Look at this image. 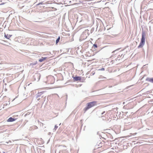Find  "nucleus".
I'll return each instance as SVG.
<instances>
[{
    "instance_id": "0eeeda50",
    "label": "nucleus",
    "mask_w": 153,
    "mask_h": 153,
    "mask_svg": "<svg viewBox=\"0 0 153 153\" xmlns=\"http://www.w3.org/2000/svg\"><path fill=\"white\" fill-rule=\"evenodd\" d=\"M146 80L153 83V78H147Z\"/></svg>"
},
{
    "instance_id": "aec40b11",
    "label": "nucleus",
    "mask_w": 153,
    "mask_h": 153,
    "mask_svg": "<svg viewBox=\"0 0 153 153\" xmlns=\"http://www.w3.org/2000/svg\"><path fill=\"white\" fill-rule=\"evenodd\" d=\"M97 135H100V132L98 131L97 132Z\"/></svg>"
},
{
    "instance_id": "b1692460",
    "label": "nucleus",
    "mask_w": 153,
    "mask_h": 153,
    "mask_svg": "<svg viewBox=\"0 0 153 153\" xmlns=\"http://www.w3.org/2000/svg\"><path fill=\"white\" fill-rule=\"evenodd\" d=\"M46 97H44V98H44V99H46Z\"/></svg>"
},
{
    "instance_id": "7c9ffc66",
    "label": "nucleus",
    "mask_w": 153,
    "mask_h": 153,
    "mask_svg": "<svg viewBox=\"0 0 153 153\" xmlns=\"http://www.w3.org/2000/svg\"><path fill=\"white\" fill-rule=\"evenodd\" d=\"M3 153H5V152H3Z\"/></svg>"
},
{
    "instance_id": "9d476101",
    "label": "nucleus",
    "mask_w": 153,
    "mask_h": 153,
    "mask_svg": "<svg viewBox=\"0 0 153 153\" xmlns=\"http://www.w3.org/2000/svg\"><path fill=\"white\" fill-rule=\"evenodd\" d=\"M60 39V37H59L57 39L56 41V44H57L59 42Z\"/></svg>"
},
{
    "instance_id": "f8f14e48",
    "label": "nucleus",
    "mask_w": 153,
    "mask_h": 153,
    "mask_svg": "<svg viewBox=\"0 0 153 153\" xmlns=\"http://www.w3.org/2000/svg\"><path fill=\"white\" fill-rule=\"evenodd\" d=\"M58 127V126H57V125H55L54 128L55 130H56L57 129Z\"/></svg>"
},
{
    "instance_id": "ddd939ff",
    "label": "nucleus",
    "mask_w": 153,
    "mask_h": 153,
    "mask_svg": "<svg viewBox=\"0 0 153 153\" xmlns=\"http://www.w3.org/2000/svg\"><path fill=\"white\" fill-rule=\"evenodd\" d=\"M122 55H123V54H122L121 56H120V55H119L118 56L117 59L119 60L120 59V58Z\"/></svg>"
},
{
    "instance_id": "dca6fc26",
    "label": "nucleus",
    "mask_w": 153,
    "mask_h": 153,
    "mask_svg": "<svg viewBox=\"0 0 153 153\" xmlns=\"http://www.w3.org/2000/svg\"><path fill=\"white\" fill-rule=\"evenodd\" d=\"M30 114V113L29 112H27V113L25 115V116H26L27 115H28Z\"/></svg>"
},
{
    "instance_id": "7ed1b4c3",
    "label": "nucleus",
    "mask_w": 153,
    "mask_h": 153,
    "mask_svg": "<svg viewBox=\"0 0 153 153\" xmlns=\"http://www.w3.org/2000/svg\"><path fill=\"white\" fill-rule=\"evenodd\" d=\"M41 75L39 73H36L34 75V78L35 80L38 81Z\"/></svg>"
},
{
    "instance_id": "a878e982",
    "label": "nucleus",
    "mask_w": 153,
    "mask_h": 153,
    "mask_svg": "<svg viewBox=\"0 0 153 153\" xmlns=\"http://www.w3.org/2000/svg\"><path fill=\"white\" fill-rule=\"evenodd\" d=\"M6 143L8 144V142H6Z\"/></svg>"
},
{
    "instance_id": "bb28decb",
    "label": "nucleus",
    "mask_w": 153,
    "mask_h": 153,
    "mask_svg": "<svg viewBox=\"0 0 153 153\" xmlns=\"http://www.w3.org/2000/svg\"><path fill=\"white\" fill-rule=\"evenodd\" d=\"M15 69H18V68H15Z\"/></svg>"
},
{
    "instance_id": "cd10ccee",
    "label": "nucleus",
    "mask_w": 153,
    "mask_h": 153,
    "mask_svg": "<svg viewBox=\"0 0 153 153\" xmlns=\"http://www.w3.org/2000/svg\"><path fill=\"white\" fill-rule=\"evenodd\" d=\"M14 67H17V66H14Z\"/></svg>"
},
{
    "instance_id": "f03ea898",
    "label": "nucleus",
    "mask_w": 153,
    "mask_h": 153,
    "mask_svg": "<svg viewBox=\"0 0 153 153\" xmlns=\"http://www.w3.org/2000/svg\"><path fill=\"white\" fill-rule=\"evenodd\" d=\"M145 33L143 31L142 34V38L141 40V42L139 45L138 47V48H140L143 47V46L144 45L145 43Z\"/></svg>"
},
{
    "instance_id": "5701e85b",
    "label": "nucleus",
    "mask_w": 153,
    "mask_h": 153,
    "mask_svg": "<svg viewBox=\"0 0 153 153\" xmlns=\"http://www.w3.org/2000/svg\"><path fill=\"white\" fill-rule=\"evenodd\" d=\"M116 110L117 111V110L118 109V108H116Z\"/></svg>"
},
{
    "instance_id": "6e6552de",
    "label": "nucleus",
    "mask_w": 153,
    "mask_h": 153,
    "mask_svg": "<svg viewBox=\"0 0 153 153\" xmlns=\"http://www.w3.org/2000/svg\"><path fill=\"white\" fill-rule=\"evenodd\" d=\"M47 57H42L39 60V61L40 62H42L43 61L45 60Z\"/></svg>"
},
{
    "instance_id": "c85d7f7f",
    "label": "nucleus",
    "mask_w": 153,
    "mask_h": 153,
    "mask_svg": "<svg viewBox=\"0 0 153 153\" xmlns=\"http://www.w3.org/2000/svg\"><path fill=\"white\" fill-rule=\"evenodd\" d=\"M43 97V96H42L41 97H42H42Z\"/></svg>"
},
{
    "instance_id": "c756f323",
    "label": "nucleus",
    "mask_w": 153,
    "mask_h": 153,
    "mask_svg": "<svg viewBox=\"0 0 153 153\" xmlns=\"http://www.w3.org/2000/svg\"><path fill=\"white\" fill-rule=\"evenodd\" d=\"M67 95H66V97L67 98Z\"/></svg>"
},
{
    "instance_id": "1a4fd4ad",
    "label": "nucleus",
    "mask_w": 153,
    "mask_h": 153,
    "mask_svg": "<svg viewBox=\"0 0 153 153\" xmlns=\"http://www.w3.org/2000/svg\"><path fill=\"white\" fill-rule=\"evenodd\" d=\"M12 36V35L8 34H6L4 33V37L6 38L9 39V38Z\"/></svg>"
},
{
    "instance_id": "6ab92c4d",
    "label": "nucleus",
    "mask_w": 153,
    "mask_h": 153,
    "mask_svg": "<svg viewBox=\"0 0 153 153\" xmlns=\"http://www.w3.org/2000/svg\"><path fill=\"white\" fill-rule=\"evenodd\" d=\"M105 112V111H103L102 112L101 114L102 115V114H104Z\"/></svg>"
},
{
    "instance_id": "2eb2a0df",
    "label": "nucleus",
    "mask_w": 153,
    "mask_h": 153,
    "mask_svg": "<svg viewBox=\"0 0 153 153\" xmlns=\"http://www.w3.org/2000/svg\"><path fill=\"white\" fill-rule=\"evenodd\" d=\"M119 50V49H117L116 50H115V51H113L112 52V53H114L115 51H117L118 50Z\"/></svg>"
},
{
    "instance_id": "f257e3e1",
    "label": "nucleus",
    "mask_w": 153,
    "mask_h": 153,
    "mask_svg": "<svg viewBox=\"0 0 153 153\" xmlns=\"http://www.w3.org/2000/svg\"><path fill=\"white\" fill-rule=\"evenodd\" d=\"M97 105V102L96 101H92L88 103L87 106L84 109V113L89 108Z\"/></svg>"
},
{
    "instance_id": "4be33fe9",
    "label": "nucleus",
    "mask_w": 153,
    "mask_h": 153,
    "mask_svg": "<svg viewBox=\"0 0 153 153\" xmlns=\"http://www.w3.org/2000/svg\"><path fill=\"white\" fill-rule=\"evenodd\" d=\"M36 63H34V64L32 63V65H36Z\"/></svg>"
},
{
    "instance_id": "9b49d317",
    "label": "nucleus",
    "mask_w": 153,
    "mask_h": 153,
    "mask_svg": "<svg viewBox=\"0 0 153 153\" xmlns=\"http://www.w3.org/2000/svg\"><path fill=\"white\" fill-rule=\"evenodd\" d=\"M93 47H94V48H97V44H94Z\"/></svg>"
},
{
    "instance_id": "423d86ee",
    "label": "nucleus",
    "mask_w": 153,
    "mask_h": 153,
    "mask_svg": "<svg viewBox=\"0 0 153 153\" xmlns=\"http://www.w3.org/2000/svg\"><path fill=\"white\" fill-rule=\"evenodd\" d=\"M16 118H12V117H10L7 120V122H13L15 120H16Z\"/></svg>"
},
{
    "instance_id": "4468645a",
    "label": "nucleus",
    "mask_w": 153,
    "mask_h": 153,
    "mask_svg": "<svg viewBox=\"0 0 153 153\" xmlns=\"http://www.w3.org/2000/svg\"><path fill=\"white\" fill-rule=\"evenodd\" d=\"M105 70V69L103 68H102L100 69H99V70H100V71H104Z\"/></svg>"
},
{
    "instance_id": "39448f33",
    "label": "nucleus",
    "mask_w": 153,
    "mask_h": 153,
    "mask_svg": "<svg viewBox=\"0 0 153 153\" xmlns=\"http://www.w3.org/2000/svg\"><path fill=\"white\" fill-rule=\"evenodd\" d=\"M44 93V91H42L39 92L36 95V98L37 99V100L39 101L40 99V98L39 97H41Z\"/></svg>"
},
{
    "instance_id": "a211bd4d",
    "label": "nucleus",
    "mask_w": 153,
    "mask_h": 153,
    "mask_svg": "<svg viewBox=\"0 0 153 153\" xmlns=\"http://www.w3.org/2000/svg\"><path fill=\"white\" fill-rule=\"evenodd\" d=\"M7 103H4L3 105L4 106H6L7 105Z\"/></svg>"
},
{
    "instance_id": "f3484780",
    "label": "nucleus",
    "mask_w": 153,
    "mask_h": 153,
    "mask_svg": "<svg viewBox=\"0 0 153 153\" xmlns=\"http://www.w3.org/2000/svg\"><path fill=\"white\" fill-rule=\"evenodd\" d=\"M40 125H41V126L42 125V126L43 127L44 126V125H45V124L42 123H41Z\"/></svg>"
},
{
    "instance_id": "393cba45",
    "label": "nucleus",
    "mask_w": 153,
    "mask_h": 153,
    "mask_svg": "<svg viewBox=\"0 0 153 153\" xmlns=\"http://www.w3.org/2000/svg\"><path fill=\"white\" fill-rule=\"evenodd\" d=\"M125 102H123V104H125Z\"/></svg>"
},
{
    "instance_id": "20e7f679",
    "label": "nucleus",
    "mask_w": 153,
    "mask_h": 153,
    "mask_svg": "<svg viewBox=\"0 0 153 153\" xmlns=\"http://www.w3.org/2000/svg\"><path fill=\"white\" fill-rule=\"evenodd\" d=\"M74 80V81H79L80 82H83V79L82 80L81 79V76H75L73 77Z\"/></svg>"
},
{
    "instance_id": "412c9836",
    "label": "nucleus",
    "mask_w": 153,
    "mask_h": 153,
    "mask_svg": "<svg viewBox=\"0 0 153 153\" xmlns=\"http://www.w3.org/2000/svg\"><path fill=\"white\" fill-rule=\"evenodd\" d=\"M42 4V2H41V3H40L39 4Z\"/></svg>"
}]
</instances>
